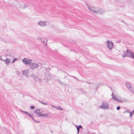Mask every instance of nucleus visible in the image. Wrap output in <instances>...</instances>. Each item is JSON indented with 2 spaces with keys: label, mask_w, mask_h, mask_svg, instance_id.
<instances>
[{
  "label": "nucleus",
  "mask_w": 134,
  "mask_h": 134,
  "mask_svg": "<svg viewBox=\"0 0 134 134\" xmlns=\"http://www.w3.org/2000/svg\"><path fill=\"white\" fill-rule=\"evenodd\" d=\"M127 54H125L124 56H123V57H125L127 56V55L128 56L130 57L131 58H134V53L132 52L131 51H129V50L127 49Z\"/></svg>",
  "instance_id": "nucleus-1"
},
{
  "label": "nucleus",
  "mask_w": 134,
  "mask_h": 134,
  "mask_svg": "<svg viewBox=\"0 0 134 134\" xmlns=\"http://www.w3.org/2000/svg\"><path fill=\"white\" fill-rule=\"evenodd\" d=\"M34 112L35 114H38L37 115V116H42V114H41V111L40 109L37 108L35 109L34 110Z\"/></svg>",
  "instance_id": "nucleus-2"
},
{
  "label": "nucleus",
  "mask_w": 134,
  "mask_h": 134,
  "mask_svg": "<svg viewBox=\"0 0 134 134\" xmlns=\"http://www.w3.org/2000/svg\"><path fill=\"white\" fill-rule=\"evenodd\" d=\"M30 68L31 69H34L38 68V64L35 63H31L29 65Z\"/></svg>",
  "instance_id": "nucleus-3"
},
{
  "label": "nucleus",
  "mask_w": 134,
  "mask_h": 134,
  "mask_svg": "<svg viewBox=\"0 0 134 134\" xmlns=\"http://www.w3.org/2000/svg\"><path fill=\"white\" fill-rule=\"evenodd\" d=\"M24 64L26 65L30 64L32 60L30 59H28L26 58H25L22 60Z\"/></svg>",
  "instance_id": "nucleus-4"
},
{
  "label": "nucleus",
  "mask_w": 134,
  "mask_h": 134,
  "mask_svg": "<svg viewBox=\"0 0 134 134\" xmlns=\"http://www.w3.org/2000/svg\"><path fill=\"white\" fill-rule=\"evenodd\" d=\"M107 45L108 47L110 49H111L113 46V43L111 41H107Z\"/></svg>",
  "instance_id": "nucleus-5"
},
{
  "label": "nucleus",
  "mask_w": 134,
  "mask_h": 134,
  "mask_svg": "<svg viewBox=\"0 0 134 134\" xmlns=\"http://www.w3.org/2000/svg\"><path fill=\"white\" fill-rule=\"evenodd\" d=\"M88 9H89V10H91V11L93 13H96V12H98V10L97 9L95 8L94 7H89L88 8Z\"/></svg>",
  "instance_id": "nucleus-6"
},
{
  "label": "nucleus",
  "mask_w": 134,
  "mask_h": 134,
  "mask_svg": "<svg viewBox=\"0 0 134 134\" xmlns=\"http://www.w3.org/2000/svg\"><path fill=\"white\" fill-rule=\"evenodd\" d=\"M100 107L103 109L108 108V105L107 104H104L100 106Z\"/></svg>",
  "instance_id": "nucleus-7"
},
{
  "label": "nucleus",
  "mask_w": 134,
  "mask_h": 134,
  "mask_svg": "<svg viewBox=\"0 0 134 134\" xmlns=\"http://www.w3.org/2000/svg\"><path fill=\"white\" fill-rule=\"evenodd\" d=\"M113 99L114 100H115L117 101H120L119 99H117L115 96H114V94L113 93L112 94Z\"/></svg>",
  "instance_id": "nucleus-8"
},
{
  "label": "nucleus",
  "mask_w": 134,
  "mask_h": 134,
  "mask_svg": "<svg viewBox=\"0 0 134 134\" xmlns=\"http://www.w3.org/2000/svg\"><path fill=\"white\" fill-rule=\"evenodd\" d=\"M23 73L24 75L26 76L28 74H29V70H27L24 71L23 72Z\"/></svg>",
  "instance_id": "nucleus-9"
},
{
  "label": "nucleus",
  "mask_w": 134,
  "mask_h": 134,
  "mask_svg": "<svg viewBox=\"0 0 134 134\" xmlns=\"http://www.w3.org/2000/svg\"><path fill=\"white\" fill-rule=\"evenodd\" d=\"M2 60L5 61L6 63L7 64H9L10 62V60L8 59L7 58L5 60H3L2 59Z\"/></svg>",
  "instance_id": "nucleus-10"
},
{
  "label": "nucleus",
  "mask_w": 134,
  "mask_h": 134,
  "mask_svg": "<svg viewBox=\"0 0 134 134\" xmlns=\"http://www.w3.org/2000/svg\"><path fill=\"white\" fill-rule=\"evenodd\" d=\"M47 41L45 39H43V41H42V44L44 45H46L47 44Z\"/></svg>",
  "instance_id": "nucleus-11"
},
{
  "label": "nucleus",
  "mask_w": 134,
  "mask_h": 134,
  "mask_svg": "<svg viewBox=\"0 0 134 134\" xmlns=\"http://www.w3.org/2000/svg\"><path fill=\"white\" fill-rule=\"evenodd\" d=\"M31 76L33 77V78L34 79H35L36 80H37V76L36 75H34L33 74H31Z\"/></svg>",
  "instance_id": "nucleus-12"
},
{
  "label": "nucleus",
  "mask_w": 134,
  "mask_h": 134,
  "mask_svg": "<svg viewBox=\"0 0 134 134\" xmlns=\"http://www.w3.org/2000/svg\"><path fill=\"white\" fill-rule=\"evenodd\" d=\"M82 126L81 125L79 126L78 127H77V130L78 131V132L79 133V129H80L81 128V127Z\"/></svg>",
  "instance_id": "nucleus-13"
},
{
  "label": "nucleus",
  "mask_w": 134,
  "mask_h": 134,
  "mask_svg": "<svg viewBox=\"0 0 134 134\" xmlns=\"http://www.w3.org/2000/svg\"><path fill=\"white\" fill-rule=\"evenodd\" d=\"M20 111L21 112L24 113L25 114H27V111H23V110H20Z\"/></svg>",
  "instance_id": "nucleus-14"
},
{
  "label": "nucleus",
  "mask_w": 134,
  "mask_h": 134,
  "mask_svg": "<svg viewBox=\"0 0 134 134\" xmlns=\"http://www.w3.org/2000/svg\"><path fill=\"white\" fill-rule=\"evenodd\" d=\"M18 60V59H17V58H14L13 59V60L11 62V63H13L16 60Z\"/></svg>",
  "instance_id": "nucleus-15"
},
{
  "label": "nucleus",
  "mask_w": 134,
  "mask_h": 134,
  "mask_svg": "<svg viewBox=\"0 0 134 134\" xmlns=\"http://www.w3.org/2000/svg\"><path fill=\"white\" fill-rule=\"evenodd\" d=\"M35 107L34 105L31 106L30 107V109H33L35 108Z\"/></svg>",
  "instance_id": "nucleus-16"
},
{
  "label": "nucleus",
  "mask_w": 134,
  "mask_h": 134,
  "mask_svg": "<svg viewBox=\"0 0 134 134\" xmlns=\"http://www.w3.org/2000/svg\"><path fill=\"white\" fill-rule=\"evenodd\" d=\"M48 116V114H42V116Z\"/></svg>",
  "instance_id": "nucleus-17"
},
{
  "label": "nucleus",
  "mask_w": 134,
  "mask_h": 134,
  "mask_svg": "<svg viewBox=\"0 0 134 134\" xmlns=\"http://www.w3.org/2000/svg\"><path fill=\"white\" fill-rule=\"evenodd\" d=\"M38 25H40L41 26H42V21H39L38 23Z\"/></svg>",
  "instance_id": "nucleus-18"
},
{
  "label": "nucleus",
  "mask_w": 134,
  "mask_h": 134,
  "mask_svg": "<svg viewBox=\"0 0 134 134\" xmlns=\"http://www.w3.org/2000/svg\"><path fill=\"white\" fill-rule=\"evenodd\" d=\"M28 116L31 117V118L32 117V116L29 113L27 112V114H26Z\"/></svg>",
  "instance_id": "nucleus-19"
},
{
  "label": "nucleus",
  "mask_w": 134,
  "mask_h": 134,
  "mask_svg": "<svg viewBox=\"0 0 134 134\" xmlns=\"http://www.w3.org/2000/svg\"><path fill=\"white\" fill-rule=\"evenodd\" d=\"M57 109L60 110H63V109L62 108L59 107H58Z\"/></svg>",
  "instance_id": "nucleus-20"
},
{
  "label": "nucleus",
  "mask_w": 134,
  "mask_h": 134,
  "mask_svg": "<svg viewBox=\"0 0 134 134\" xmlns=\"http://www.w3.org/2000/svg\"><path fill=\"white\" fill-rule=\"evenodd\" d=\"M34 122H35L36 123H39V122H40L39 121H37V120H35V121H34Z\"/></svg>",
  "instance_id": "nucleus-21"
},
{
  "label": "nucleus",
  "mask_w": 134,
  "mask_h": 134,
  "mask_svg": "<svg viewBox=\"0 0 134 134\" xmlns=\"http://www.w3.org/2000/svg\"><path fill=\"white\" fill-rule=\"evenodd\" d=\"M46 25V23L44 22H43L42 23V26H44Z\"/></svg>",
  "instance_id": "nucleus-22"
},
{
  "label": "nucleus",
  "mask_w": 134,
  "mask_h": 134,
  "mask_svg": "<svg viewBox=\"0 0 134 134\" xmlns=\"http://www.w3.org/2000/svg\"><path fill=\"white\" fill-rule=\"evenodd\" d=\"M120 108V107L119 106H118V107H117V108H116L117 110H118Z\"/></svg>",
  "instance_id": "nucleus-23"
},
{
  "label": "nucleus",
  "mask_w": 134,
  "mask_h": 134,
  "mask_svg": "<svg viewBox=\"0 0 134 134\" xmlns=\"http://www.w3.org/2000/svg\"><path fill=\"white\" fill-rule=\"evenodd\" d=\"M27 5L26 4H25L24 6V7L25 8H26L27 7Z\"/></svg>",
  "instance_id": "nucleus-24"
},
{
  "label": "nucleus",
  "mask_w": 134,
  "mask_h": 134,
  "mask_svg": "<svg viewBox=\"0 0 134 134\" xmlns=\"http://www.w3.org/2000/svg\"><path fill=\"white\" fill-rule=\"evenodd\" d=\"M31 118H32V119H33V121H35V120L34 119V118L33 117V116H32V117H31Z\"/></svg>",
  "instance_id": "nucleus-25"
},
{
  "label": "nucleus",
  "mask_w": 134,
  "mask_h": 134,
  "mask_svg": "<svg viewBox=\"0 0 134 134\" xmlns=\"http://www.w3.org/2000/svg\"><path fill=\"white\" fill-rule=\"evenodd\" d=\"M0 60H2V58H1V56H0Z\"/></svg>",
  "instance_id": "nucleus-26"
},
{
  "label": "nucleus",
  "mask_w": 134,
  "mask_h": 134,
  "mask_svg": "<svg viewBox=\"0 0 134 134\" xmlns=\"http://www.w3.org/2000/svg\"><path fill=\"white\" fill-rule=\"evenodd\" d=\"M39 102L41 103H42V100H39Z\"/></svg>",
  "instance_id": "nucleus-27"
},
{
  "label": "nucleus",
  "mask_w": 134,
  "mask_h": 134,
  "mask_svg": "<svg viewBox=\"0 0 134 134\" xmlns=\"http://www.w3.org/2000/svg\"><path fill=\"white\" fill-rule=\"evenodd\" d=\"M41 37H39L38 38V39L39 40H41Z\"/></svg>",
  "instance_id": "nucleus-28"
},
{
  "label": "nucleus",
  "mask_w": 134,
  "mask_h": 134,
  "mask_svg": "<svg viewBox=\"0 0 134 134\" xmlns=\"http://www.w3.org/2000/svg\"><path fill=\"white\" fill-rule=\"evenodd\" d=\"M17 74H18L19 75L20 74L19 72H18Z\"/></svg>",
  "instance_id": "nucleus-29"
}]
</instances>
